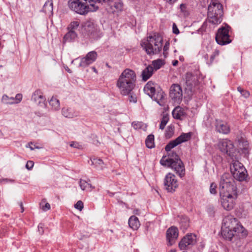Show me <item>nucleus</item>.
Masks as SVG:
<instances>
[{"label":"nucleus","mask_w":252,"mask_h":252,"mask_svg":"<svg viewBox=\"0 0 252 252\" xmlns=\"http://www.w3.org/2000/svg\"><path fill=\"white\" fill-rule=\"evenodd\" d=\"M79 185L83 190L91 191L94 188V187L92 185L89 184L86 181L83 180H80Z\"/></svg>","instance_id":"30"},{"label":"nucleus","mask_w":252,"mask_h":252,"mask_svg":"<svg viewBox=\"0 0 252 252\" xmlns=\"http://www.w3.org/2000/svg\"><path fill=\"white\" fill-rule=\"evenodd\" d=\"M132 126L136 130H141L146 131L147 129V125L142 122L134 121L131 124Z\"/></svg>","instance_id":"31"},{"label":"nucleus","mask_w":252,"mask_h":252,"mask_svg":"<svg viewBox=\"0 0 252 252\" xmlns=\"http://www.w3.org/2000/svg\"><path fill=\"white\" fill-rule=\"evenodd\" d=\"M49 104L53 110H58L60 108V101L57 98L53 96L49 100Z\"/></svg>","instance_id":"32"},{"label":"nucleus","mask_w":252,"mask_h":252,"mask_svg":"<svg viewBox=\"0 0 252 252\" xmlns=\"http://www.w3.org/2000/svg\"><path fill=\"white\" fill-rule=\"evenodd\" d=\"M22 97H23V96H22V94H17L15 96V97H14V100H16V101H15V103H18L20 102H21V101L22 99Z\"/></svg>","instance_id":"46"},{"label":"nucleus","mask_w":252,"mask_h":252,"mask_svg":"<svg viewBox=\"0 0 252 252\" xmlns=\"http://www.w3.org/2000/svg\"><path fill=\"white\" fill-rule=\"evenodd\" d=\"M163 64V62L162 60L158 59L157 60L153 61L152 62V65H153V68L155 70L159 69L161 66Z\"/></svg>","instance_id":"35"},{"label":"nucleus","mask_w":252,"mask_h":252,"mask_svg":"<svg viewBox=\"0 0 252 252\" xmlns=\"http://www.w3.org/2000/svg\"><path fill=\"white\" fill-rule=\"evenodd\" d=\"M39 143H28L25 146L26 148H29L31 150H33L35 149H40L42 146L38 145Z\"/></svg>","instance_id":"39"},{"label":"nucleus","mask_w":252,"mask_h":252,"mask_svg":"<svg viewBox=\"0 0 252 252\" xmlns=\"http://www.w3.org/2000/svg\"><path fill=\"white\" fill-rule=\"evenodd\" d=\"M216 130L221 133L226 134L230 132L229 126L225 123L217 121L216 125Z\"/></svg>","instance_id":"20"},{"label":"nucleus","mask_w":252,"mask_h":252,"mask_svg":"<svg viewBox=\"0 0 252 252\" xmlns=\"http://www.w3.org/2000/svg\"><path fill=\"white\" fill-rule=\"evenodd\" d=\"M96 52L94 51L90 52L86 55L85 57L81 59L79 66L84 67H86L94 63L96 60Z\"/></svg>","instance_id":"14"},{"label":"nucleus","mask_w":252,"mask_h":252,"mask_svg":"<svg viewBox=\"0 0 252 252\" xmlns=\"http://www.w3.org/2000/svg\"><path fill=\"white\" fill-rule=\"evenodd\" d=\"M178 229L176 227L172 226L168 228L166 231V238L168 245L172 246L178 237Z\"/></svg>","instance_id":"13"},{"label":"nucleus","mask_w":252,"mask_h":252,"mask_svg":"<svg viewBox=\"0 0 252 252\" xmlns=\"http://www.w3.org/2000/svg\"><path fill=\"white\" fill-rule=\"evenodd\" d=\"M2 181H5L6 182H11V183L14 182V181L13 180L8 179H3Z\"/></svg>","instance_id":"57"},{"label":"nucleus","mask_w":252,"mask_h":252,"mask_svg":"<svg viewBox=\"0 0 252 252\" xmlns=\"http://www.w3.org/2000/svg\"><path fill=\"white\" fill-rule=\"evenodd\" d=\"M50 209V205L48 203H46L44 206L42 207V209L44 211H46Z\"/></svg>","instance_id":"51"},{"label":"nucleus","mask_w":252,"mask_h":252,"mask_svg":"<svg viewBox=\"0 0 252 252\" xmlns=\"http://www.w3.org/2000/svg\"><path fill=\"white\" fill-rule=\"evenodd\" d=\"M195 135L193 132L183 133L175 140L171 141L170 142H188L190 140H195Z\"/></svg>","instance_id":"19"},{"label":"nucleus","mask_w":252,"mask_h":252,"mask_svg":"<svg viewBox=\"0 0 252 252\" xmlns=\"http://www.w3.org/2000/svg\"><path fill=\"white\" fill-rule=\"evenodd\" d=\"M136 75L131 69H125L119 76L116 86L119 93L123 95H128L131 94L135 86Z\"/></svg>","instance_id":"4"},{"label":"nucleus","mask_w":252,"mask_h":252,"mask_svg":"<svg viewBox=\"0 0 252 252\" xmlns=\"http://www.w3.org/2000/svg\"><path fill=\"white\" fill-rule=\"evenodd\" d=\"M74 207L76 209H78L79 211H81L84 207L83 202L81 200L78 201L77 203L74 205Z\"/></svg>","instance_id":"44"},{"label":"nucleus","mask_w":252,"mask_h":252,"mask_svg":"<svg viewBox=\"0 0 252 252\" xmlns=\"http://www.w3.org/2000/svg\"><path fill=\"white\" fill-rule=\"evenodd\" d=\"M80 22L78 21H74L71 22L67 27L68 31H74L79 26Z\"/></svg>","instance_id":"38"},{"label":"nucleus","mask_w":252,"mask_h":252,"mask_svg":"<svg viewBox=\"0 0 252 252\" xmlns=\"http://www.w3.org/2000/svg\"><path fill=\"white\" fill-rule=\"evenodd\" d=\"M20 206L21 208V212H23L24 211V207H23V204L21 202L20 203Z\"/></svg>","instance_id":"60"},{"label":"nucleus","mask_w":252,"mask_h":252,"mask_svg":"<svg viewBox=\"0 0 252 252\" xmlns=\"http://www.w3.org/2000/svg\"><path fill=\"white\" fill-rule=\"evenodd\" d=\"M208 20L213 24H219L222 20L223 8L218 0H208Z\"/></svg>","instance_id":"6"},{"label":"nucleus","mask_w":252,"mask_h":252,"mask_svg":"<svg viewBox=\"0 0 252 252\" xmlns=\"http://www.w3.org/2000/svg\"><path fill=\"white\" fill-rule=\"evenodd\" d=\"M172 115L175 119L182 120L185 116L186 113L184 109L177 106L173 110Z\"/></svg>","instance_id":"22"},{"label":"nucleus","mask_w":252,"mask_h":252,"mask_svg":"<svg viewBox=\"0 0 252 252\" xmlns=\"http://www.w3.org/2000/svg\"><path fill=\"white\" fill-rule=\"evenodd\" d=\"M34 165V162L33 161L29 160L27 161L26 165V167L28 170H31Z\"/></svg>","instance_id":"47"},{"label":"nucleus","mask_w":252,"mask_h":252,"mask_svg":"<svg viewBox=\"0 0 252 252\" xmlns=\"http://www.w3.org/2000/svg\"><path fill=\"white\" fill-rule=\"evenodd\" d=\"M113 195V193H111L110 195H111V196H112Z\"/></svg>","instance_id":"63"},{"label":"nucleus","mask_w":252,"mask_h":252,"mask_svg":"<svg viewBox=\"0 0 252 252\" xmlns=\"http://www.w3.org/2000/svg\"><path fill=\"white\" fill-rule=\"evenodd\" d=\"M169 118L167 116L164 115L162 118L159 128L163 129L168 121Z\"/></svg>","instance_id":"41"},{"label":"nucleus","mask_w":252,"mask_h":252,"mask_svg":"<svg viewBox=\"0 0 252 252\" xmlns=\"http://www.w3.org/2000/svg\"><path fill=\"white\" fill-rule=\"evenodd\" d=\"M91 165H94L98 169L102 170L105 168V164L102 159L97 158H91L90 159Z\"/></svg>","instance_id":"24"},{"label":"nucleus","mask_w":252,"mask_h":252,"mask_svg":"<svg viewBox=\"0 0 252 252\" xmlns=\"http://www.w3.org/2000/svg\"><path fill=\"white\" fill-rule=\"evenodd\" d=\"M236 233L233 231V229L221 228L222 236L226 240L231 241Z\"/></svg>","instance_id":"23"},{"label":"nucleus","mask_w":252,"mask_h":252,"mask_svg":"<svg viewBox=\"0 0 252 252\" xmlns=\"http://www.w3.org/2000/svg\"><path fill=\"white\" fill-rule=\"evenodd\" d=\"M82 26V32L88 35H92L96 31V28L93 20H87L83 23Z\"/></svg>","instance_id":"15"},{"label":"nucleus","mask_w":252,"mask_h":252,"mask_svg":"<svg viewBox=\"0 0 252 252\" xmlns=\"http://www.w3.org/2000/svg\"><path fill=\"white\" fill-rule=\"evenodd\" d=\"M229 27L226 26L220 28L216 34V40L217 42L221 45H224L231 42L228 34Z\"/></svg>","instance_id":"9"},{"label":"nucleus","mask_w":252,"mask_h":252,"mask_svg":"<svg viewBox=\"0 0 252 252\" xmlns=\"http://www.w3.org/2000/svg\"><path fill=\"white\" fill-rule=\"evenodd\" d=\"M164 185L168 192H173L178 187V182L175 175L168 173L164 179Z\"/></svg>","instance_id":"10"},{"label":"nucleus","mask_w":252,"mask_h":252,"mask_svg":"<svg viewBox=\"0 0 252 252\" xmlns=\"http://www.w3.org/2000/svg\"><path fill=\"white\" fill-rule=\"evenodd\" d=\"M221 228L233 229L235 233H241L243 231L244 227L233 216H227L223 220Z\"/></svg>","instance_id":"7"},{"label":"nucleus","mask_w":252,"mask_h":252,"mask_svg":"<svg viewBox=\"0 0 252 252\" xmlns=\"http://www.w3.org/2000/svg\"><path fill=\"white\" fill-rule=\"evenodd\" d=\"M169 96L174 102L179 104L183 98L181 87L177 84L172 85L170 88Z\"/></svg>","instance_id":"11"},{"label":"nucleus","mask_w":252,"mask_h":252,"mask_svg":"<svg viewBox=\"0 0 252 252\" xmlns=\"http://www.w3.org/2000/svg\"><path fill=\"white\" fill-rule=\"evenodd\" d=\"M195 79V77L193 76L190 73H187L186 74V83L187 86L192 87L195 84L194 81Z\"/></svg>","instance_id":"33"},{"label":"nucleus","mask_w":252,"mask_h":252,"mask_svg":"<svg viewBox=\"0 0 252 252\" xmlns=\"http://www.w3.org/2000/svg\"><path fill=\"white\" fill-rule=\"evenodd\" d=\"M230 170L235 179L239 181H244L247 178V171L243 165L238 161L233 163Z\"/></svg>","instance_id":"8"},{"label":"nucleus","mask_w":252,"mask_h":252,"mask_svg":"<svg viewBox=\"0 0 252 252\" xmlns=\"http://www.w3.org/2000/svg\"><path fill=\"white\" fill-rule=\"evenodd\" d=\"M128 224L129 226L133 230H137L140 225L138 219L134 216L130 217Z\"/></svg>","instance_id":"26"},{"label":"nucleus","mask_w":252,"mask_h":252,"mask_svg":"<svg viewBox=\"0 0 252 252\" xmlns=\"http://www.w3.org/2000/svg\"><path fill=\"white\" fill-rule=\"evenodd\" d=\"M181 226L183 229H186L189 226V220L187 217H183L181 220Z\"/></svg>","instance_id":"37"},{"label":"nucleus","mask_w":252,"mask_h":252,"mask_svg":"<svg viewBox=\"0 0 252 252\" xmlns=\"http://www.w3.org/2000/svg\"><path fill=\"white\" fill-rule=\"evenodd\" d=\"M165 94L164 92L161 91H158L157 92L153 94V100L156 101L160 106H164L166 104V99L165 98Z\"/></svg>","instance_id":"18"},{"label":"nucleus","mask_w":252,"mask_h":252,"mask_svg":"<svg viewBox=\"0 0 252 252\" xmlns=\"http://www.w3.org/2000/svg\"><path fill=\"white\" fill-rule=\"evenodd\" d=\"M92 69L94 72L97 73V71L94 67H92Z\"/></svg>","instance_id":"61"},{"label":"nucleus","mask_w":252,"mask_h":252,"mask_svg":"<svg viewBox=\"0 0 252 252\" xmlns=\"http://www.w3.org/2000/svg\"><path fill=\"white\" fill-rule=\"evenodd\" d=\"M238 142H247V140L245 138H243V137H241V139H238Z\"/></svg>","instance_id":"56"},{"label":"nucleus","mask_w":252,"mask_h":252,"mask_svg":"<svg viewBox=\"0 0 252 252\" xmlns=\"http://www.w3.org/2000/svg\"><path fill=\"white\" fill-rule=\"evenodd\" d=\"M130 95V97H129V101L130 102H136V101H137L136 100V98L135 96L132 95L131 94Z\"/></svg>","instance_id":"53"},{"label":"nucleus","mask_w":252,"mask_h":252,"mask_svg":"<svg viewBox=\"0 0 252 252\" xmlns=\"http://www.w3.org/2000/svg\"><path fill=\"white\" fill-rule=\"evenodd\" d=\"M219 54V51L218 50H215L212 55L210 57V63H211L216 57L218 56Z\"/></svg>","instance_id":"48"},{"label":"nucleus","mask_w":252,"mask_h":252,"mask_svg":"<svg viewBox=\"0 0 252 252\" xmlns=\"http://www.w3.org/2000/svg\"><path fill=\"white\" fill-rule=\"evenodd\" d=\"M154 135L153 134L149 135L145 142H154Z\"/></svg>","instance_id":"50"},{"label":"nucleus","mask_w":252,"mask_h":252,"mask_svg":"<svg viewBox=\"0 0 252 252\" xmlns=\"http://www.w3.org/2000/svg\"><path fill=\"white\" fill-rule=\"evenodd\" d=\"M133 213L135 215H139L140 211L139 210L136 209L133 210Z\"/></svg>","instance_id":"55"},{"label":"nucleus","mask_w":252,"mask_h":252,"mask_svg":"<svg viewBox=\"0 0 252 252\" xmlns=\"http://www.w3.org/2000/svg\"><path fill=\"white\" fill-rule=\"evenodd\" d=\"M77 37V34L74 31H69L63 37V42H70L74 40Z\"/></svg>","instance_id":"29"},{"label":"nucleus","mask_w":252,"mask_h":252,"mask_svg":"<svg viewBox=\"0 0 252 252\" xmlns=\"http://www.w3.org/2000/svg\"><path fill=\"white\" fill-rule=\"evenodd\" d=\"M32 100L41 106H45V98L40 90H37L32 94Z\"/></svg>","instance_id":"17"},{"label":"nucleus","mask_w":252,"mask_h":252,"mask_svg":"<svg viewBox=\"0 0 252 252\" xmlns=\"http://www.w3.org/2000/svg\"><path fill=\"white\" fill-rule=\"evenodd\" d=\"M237 90L241 93V95L245 98L249 97L250 95L249 91L243 89L240 86L237 88Z\"/></svg>","instance_id":"40"},{"label":"nucleus","mask_w":252,"mask_h":252,"mask_svg":"<svg viewBox=\"0 0 252 252\" xmlns=\"http://www.w3.org/2000/svg\"><path fill=\"white\" fill-rule=\"evenodd\" d=\"M181 12L184 16L189 15V11L187 9V5L185 4H181L180 6Z\"/></svg>","instance_id":"42"},{"label":"nucleus","mask_w":252,"mask_h":252,"mask_svg":"<svg viewBox=\"0 0 252 252\" xmlns=\"http://www.w3.org/2000/svg\"><path fill=\"white\" fill-rule=\"evenodd\" d=\"M196 235L193 234L186 235L179 243V247L181 250H184L189 246L194 245L196 241Z\"/></svg>","instance_id":"12"},{"label":"nucleus","mask_w":252,"mask_h":252,"mask_svg":"<svg viewBox=\"0 0 252 252\" xmlns=\"http://www.w3.org/2000/svg\"><path fill=\"white\" fill-rule=\"evenodd\" d=\"M145 145L149 149H152L155 147V143H145Z\"/></svg>","instance_id":"52"},{"label":"nucleus","mask_w":252,"mask_h":252,"mask_svg":"<svg viewBox=\"0 0 252 252\" xmlns=\"http://www.w3.org/2000/svg\"><path fill=\"white\" fill-rule=\"evenodd\" d=\"M154 68L152 66L148 65L142 71V76L144 81L147 80L153 74Z\"/></svg>","instance_id":"25"},{"label":"nucleus","mask_w":252,"mask_h":252,"mask_svg":"<svg viewBox=\"0 0 252 252\" xmlns=\"http://www.w3.org/2000/svg\"><path fill=\"white\" fill-rule=\"evenodd\" d=\"M217 186L215 183H211L210 187V192L212 194H216L217 192Z\"/></svg>","instance_id":"43"},{"label":"nucleus","mask_w":252,"mask_h":252,"mask_svg":"<svg viewBox=\"0 0 252 252\" xmlns=\"http://www.w3.org/2000/svg\"><path fill=\"white\" fill-rule=\"evenodd\" d=\"M180 143H168L165 148L166 151L167 152V155L162 157L160 160V163L164 166L170 167L182 178L185 174V167L178 155L171 151L172 149Z\"/></svg>","instance_id":"3"},{"label":"nucleus","mask_w":252,"mask_h":252,"mask_svg":"<svg viewBox=\"0 0 252 252\" xmlns=\"http://www.w3.org/2000/svg\"><path fill=\"white\" fill-rule=\"evenodd\" d=\"M178 63V61H177V60H175L173 62V65L174 66H176Z\"/></svg>","instance_id":"59"},{"label":"nucleus","mask_w":252,"mask_h":252,"mask_svg":"<svg viewBox=\"0 0 252 252\" xmlns=\"http://www.w3.org/2000/svg\"><path fill=\"white\" fill-rule=\"evenodd\" d=\"M97 2L107 3L113 13L122 11L124 8L122 0H69L68 5L72 11L81 15H85L98 8Z\"/></svg>","instance_id":"1"},{"label":"nucleus","mask_w":252,"mask_h":252,"mask_svg":"<svg viewBox=\"0 0 252 252\" xmlns=\"http://www.w3.org/2000/svg\"><path fill=\"white\" fill-rule=\"evenodd\" d=\"M169 252H174L173 251H170Z\"/></svg>","instance_id":"64"},{"label":"nucleus","mask_w":252,"mask_h":252,"mask_svg":"<svg viewBox=\"0 0 252 252\" xmlns=\"http://www.w3.org/2000/svg\"><path fill=\"white\" fill-rule=\"evenodd\" d=\"M173 32L176 34H178L179 33V31L177 28V25L175 23H173L172 26Z\"/></svg>","instance_id":"49"},{"label":"nucleus","mask_w":252,"mask_h":252,"mask_svg":"<svg viewBox=\"0 0 252 252\" xmlns=\"http://www.w3.org/2000/svg\"><path fill=\"white\" fill-rule=\"evenodd\" d=\"M1 101L2 103L6 104H12L15 103L14 98L13 97H9L6 94L3 95Z\"/></svg>","instance_id":"34"},{"label":"nucleus","mask_w":252,"mask_h":252,"mask_svg":"<svg viewBox=\"0 0 252 252\" xmlns=\"http://www.w3.org/2000/svg\"><path fill=\"white\" fill-rule=\"evenodd\" d=\"M75 60H73L72 62H71V63H73L74 62Z\"/></svg>","instance_id":"62"},{"label":"nucleus","mask_w":252,"mask_h":252,"mask_svg":"<svg viewBox=\"0 0 252 252\" xmlns=\"http://www.w3.org/2000/svg\"><path fill=\"white\" fill-rule=\"evenodd\" d=\"M144 92L151 98L156 93V85L152 82H148L144 88Z\"/></svg>","instance_id":"21"},{"label":"nucleus","mask_w":252,"mask_h":252,"mask_svg":"<svg viewBox=\"0 0 252 252\" xmlns=\"http://www.w3.org/2000/svg\"><path fill=\"white\" fill-rule=\"evenodd\" d=\"M43 11L45 13L51 15L53 12V0H47L43 5Z\"/></svg>","instance_id":"27"},{"label":"nucleus","mask_w":252,"mask_h":252,"mask_svg":"<svg viewBox=\"0 0 252 252\" xmlns=\"http://www.w3.org/2000/svg\"><path fill=\"white\" fill-rule=\"evenodd\" d=\"M65 68V69L69 73H71V71L70 70V69L67 67V66H65L64 67Z\"/></svg>","instance_id":"58"},{"label":"nucleus","mask_w":252,"mask_h":252,"mask_svg":"<svg viewBox=\"0 0 252 252\" xmlns=\"http://www.w3.org/2000/svg\"><path fill=\"white\" fill-rule=\"evenodd\" d=\"M38 231L39 232V233L40 234H43V227H42V225L40 224L38 226Z\"/></svg>","instance_id":"54"},{"label":"nucleus","mask_w":252,"mask_h":252,"mask_svg":"<svg viewBox=\"0 0 252 252\" xmlns=\"http://www.w3.org/2000/svg\"><path fill=\"white\" fill-rule=\"evenodd\" d=\"M62 112L63 115L66 118H71L77 116V113L71 108H63Z\"/></svg>","instance_id":"28"},{"label":"nucleus","mask_w":252,"mask_h":252,"mask_svg":"<svg viewBox=\"0 0 252 252\" xmlns=\"http://www.w3.org/2000/svg\"><path fill=\"white\" fill-rule=\"evenodd\" d=\"M174 127L171 126L167 127L165 132V136L167 139L170 138L174 134Z\"/></svg>","instance_id":"36"},{"label":"nucleus","mask_w":252,"mask_h":252,"mask_svg":"<svg viewBox=\"0 0 252 252\" xmlns=\"http://www.w3.org/2000/svg\"><path fill=\"white\" fill-rule=\"evenodd\" d=\"M69 146L70 147L76 148L77 149H82L83 147L79 143H69Z\"/></svg>","instance_id":"45"},{"label":"nucleus","mask_w":252,"mask_h":252,"mask_svg":"<svg viewBox=\"0 0 252 252\" xmlns=\"http://www.w3.org/2000/svg\"><path fill=\"white\" fill-rule=\"evenodd\" d=\"M219 190L222 207L227 211L232 210L236 205L238 191L235 182L230 174L224 173L221 176Z\"/></svg>","instance_id":"2"},{"label":"nucleus","mask_w":252,"mask_h":252,"mask_svg":"<svg viewBox=\"0 0 252 252\" xmlns=\"http://www.w3.org/2000/svg\"><path fill=\"white\" fill-rule=\"evenodd\" d=\"M141 45L147 54L152 55L160 52L162 47V38L158 34L154 33L142 41Z\"/></svg>","instance_id":"5"},{"label":"nucleus","mask_w":252,"mask_h":252,"mask_svg":"<svg viewBox=\"0 0 252 252\" xmlns=\"http://www.w3.org/2000/svg\"><path fill=\"white\" fill-rule=\"evenodd\" d=\"M221 152L226 154L230 157H232L236 149L233 143H219L218 145Z\"/></svg>","instance_id":"16"}]
</instances>
